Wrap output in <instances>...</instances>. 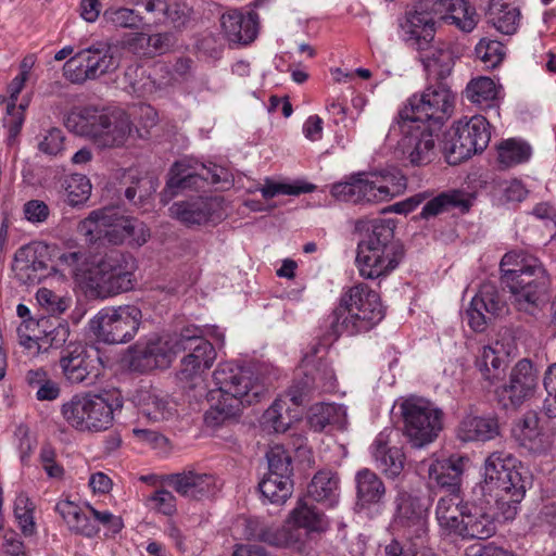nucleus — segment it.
I'll use <instances>...</instances> for the list:
<instances>
[{"mask_svg":"<svg viewBox=\"0 0 556 556\" xmlns=\"http://www.w3.org/2000/svg\"><path fill=\"white\" fill-rule=\"evenodd\" d=\"M213 381L219 393L217 402L205 414L210 426H218L239 415L241 406L257 402L264 392V387L251 368L241 367L233 363L219 364L213 372ZM215 399L214 395H212Z\"/></svg>","mask_w":556,"mask_h":556,"instance_id":"nucleus-1","label":"nucleus"},{"mask_svg":"<svg viewBox=\"0 0 556 556\" xmlns=\"http://www.w3.org/2000/svg\"><path fill=\"white\" fill-rule=\"evenodd\" d=\"M384 317V307L378 292L359 282L348 288L338 306L328 316L327 341L333 342L340 336H355L367 332Z\"/></svg>","mask_w":556,"mask_h":556,"instance_id":"nucleus-2","label":"nucleus"},{"mask_svg":"<svg viewBox=\"0 0 556 556\" xmlns=\"http://www.w3.org/2000/svg\"><path fill=\"white\" fill-rule=\"evenodd\" d=\"M404 257L402 243L394 239L390 220H374L358 242L356 263L365 279H377L394 270Z\"/></svg>","mask_w":556,"mask_h":556,"instance_id":"nucleus-3","label":"nucleus"},{"mask_svg":"<svg viewBox=\"0 0 556 556\" xmlns=\"http://www.w3.org/2000/svg\"><path fill=\"white\" fill-rule=\"evenodd\" d=\"M74 130L89 138L99 148L123 146L131 132V121L122 109L97 110L85 108L68 118Z\"/></svg>","mask_w":556,"mask_h":556,"instance_id":"nucleus-4","label":"nucleus"},{"mask_svg":"<svg viewBox=\"0 0 556 556\" xmlns=\"http://www.w3.org/2000/svg\"><path fill=\"white\" fill-rule=\"evenodd\" d=\"M123 407L118 396L109 392L74 395L62 406V415L79 431H104L113 425L114 412Z\"/></svg>","mask_w":556,"mask_h":556,"instance_id":"nucleus-5","label":"nucleus"},{"mask_svg":"<svg viewBox=\"0 0 556 556\" xmlns=\"http://www.w3.org/2000/svg\"><path fill=\"white\" fill-rule=\"evenodd\" d=\"M400 410L403 435L412 447L421 448L432 443L443 429V410L425 397L404 399Z\"/></svg>","mask_w":556,"mask_h":556,"instance_id":"nucleus-6","label":"nucleus"},{"mask_svg":"<svg viewBox=\"0 0 556 556\" xmlns=\"http://www.w3.org/2000/svg\"><path fill=\"white\" fill-rule=\"evenodd\" d=\"M134 258L113 250L90 263L84 282L98 296L106 298L132 288Z\"/></svg>","mask_w":556,"mask_h":556,"instance_id":"nucleus-7","label":"nucleus"},{"mask_svg":"<svg viewBox=\"0 0 556 556\" xmlns=\"http://www.w3.org/2000/svg\"><path fill=\"white\" fill-rule=\"evenodd\" d=\"M517 265L519 268L502 275V281L509 289L516 308L535 315L547 301L548 279L536 260Z\"/></svg>","mask_w":556,"mask_h":556,"instance_id":"nucleus-8","label":"nucleus"},{"mask_svg":"<svg viewBox=\"0 0 556 556\" xmlns=\"http://www.w3.org/2000/svg\"><path fill=\"white\" fill-rule=\"evenodd\" d=\"M455 93L444 84L427 87L419 96L414 94L397 114V118L440 127L455 108Z\"/></svg>","mask_w":556,"mask_h":556,"instance_id":"nucleus-9","label":"nucleus"},{"mask_svg":"<svg viewBox=\"0 0 556 556\" xmlns=\"http://www.w3.org/2000/svg\"><path fill=\"white\" fill-rule=\"evenodd\" d=\"M491 134L488 121L481 115L459 119L444 135L442 152L448 164L457 165L471 155L482 152L489 144Z\"/></svg>","mask_w":556,"mask_h":556,"instance_id":"nucleus-10","label":"nucleus"},{"mask_svg":"<svg viewBox=\"0 0 556 556\" xmlns=\"http://www.w3.org/2000/svg\"><path fill=\"white\" fill-rule=\"evenodd\" d=\"M232 175L230 172L219 165L195 164L191 166L189 162L182 160L175 162L166 180L165 188L161 192V199L167 203L175 195L185 191H197L203 189L206 184L211 185H231Z\"/></svg>","mask_w":556,"mask_h":556,"instance_id":"nucleus-11","label":"nucleus"},{"mask_svg":"<svg viewBox=\"0 0 556 556\" xmlns=\"http://www.w3.org/2000/svg\"><path fill=\"white\" fill-rule=\"evenodd\" d=\"M119 64L116 49L109 43L98 42L78 51L66 61L63 74L73 84H84L115 72Z\"/></svg>","mask_w":556,"mask_h":556,"instance_id":"nucleus-12","label":"nucleus"},{"mask_svg":"<svg viewBox=\"0 0 556 556\" xmlns=\"http://www.w3.org/2000/svg\"><path fill=\"white\" fill-rule=\"evenodd\" d=\"M141 319L142 313L135 305L106 307L90 320V329L104 343H126L136 336Z\"/></svg>","mask_w":556,"mask_h":556,"instance_id":"nucleus-13","label":"nucleus"},{"mask_svg":"<svg viewBox=\"0 0 556 556\" xmlns=\"http://www.w3.org/2000/svg\"><path fill=\"white\" fill-rule=\"evenodd\" d=\"M180 352H187V355L180 362L178 378L182 382H190V388H195L203 382L204 372L212 367L216 351L198 328L186 327L180 332Z\"/></svg>","mask_w":556,"mask_h":556,"instance_id":"nucleus-14","label":"nucleus"},{"mask_svg":"<svg viewBox=\"0 0 556 556\" xmlns=\"http://www.w3.org/2000/svg\"><path fill=\"white\" fill-rule=\"evenodd\" d=\"M406 186V178H399L397 185L387 186L378 173L358 174L351 181L332 186L331 194L344 202L377 203L387 201L400 194Z\"/></svg>","mask_w":556,"mask_h":556,"instance_id":"nucleus-15","label":"nucleus"},{"mask_svg":"<svg viewBox=\"0 0 556 556\" xmlns=\"http://www.w3.org/2000/svg\"><path fill=\"white\" fill-rule=\"evenodd\" d=\"M59 367L71 384H92L101 374L103 363L99 351L79 341H70L59 355Z\"/></svg>","mask_w":556,"mask_h":556,"instance_id":"nucleus-16","label":"nucleus"},{"mask_svg":"<svg viewBox=\"0 0 556 556\" xmlns=\"http://www.w3.org/2000/svg\"><path fill=\"white\" fill-rule=\"evenodd\" d=\"M395 132L402 135L399 147L412 165L424 166L431 162L435 147L433 127L396 117L395 123L390 127L389 136Z\"/></svg>","mask_w":556,"mask_h":556,"instance_id":"nucleus-17","label":"nucleus"},{"mask_svg":"<svg viewBox=\"0 0 556 556\" xmlns=\"http://www.w3.org/2000/svg\"><path fill=\"white\" fill-rule=\"evenodd\" d=\"M128 217L119 215L114 207L92 211L78 225V232L89 243L108 242L119 244L125 240Z\"/></svg>","mask_w":556,"mask_h":556,"instance_id":"nucleus-18","label":"nucleus"},{"mask_svg":"<svg viewBox=\"0 0 556 556\" xmlns=\"http://www.w3.org/2000/svg\"><path fill=\"white\" fill-rule=\"evenodd\" d=\"M50 262L49 247L41 242H33L15 252L12 270L20 282L36 285L54 270Z\"/></svg>","mask_w":556,"mask_h":556,"instance_id":"nucleus-19","label":"nucleus"},{"mask_svg":"<svg viewBox=\"0 0 556 556\" xmlns=\"http://www.w3.org/2000/svg\"><path fill=\"white\" fill-rule=\"evenodd\" d=\"M179 339L180 333L155 338L143 345L136 344L130 349V367L139 371L168 367L179 353Z\"/></svg>","mask_w":556,"mask_h":556,"instance_id":"nucleus-20","label":"nucleus"},{"mask_svg":"<svg viewBox=\"0 0 556 556\" xmlns=\"http://www.w3.org/2000/svg\"><path fill=\"white\" fill-rule=\"evenodd\" d=\"M516 465L517 459L509 453L497 451L489 455L484 462V482L489 490L513 488L518 498L526 481Z\"/></svg>","mask_w":556,"mask_h":556,"instance_id":"nucleus-21","label":"nucleus"},{"mask_svg":"<svg viewBox=\"0 0 556 556\" xmlns=\"http://www.w3.org/2000/svg\"><path fill=\"white\" fill-rule=\"evenodd\" d=\"M169 215L180 223L192 226L222 219V200L217 197H194L178 201L168 208Z\"/></svg>","mask_w":556,"mask_h":556,"instance_id":"nucleus-22","label":"nucleus"},{"mask_svg":"<svg viewBox=\"0 0 556 556\" xmlns=\"http://www.w3.org/2000/svg\"><path fill=\"white\" fill-rule=\"evenodd\" d=\"M505 308L506 302L497 288L492 282H484L466 312L468 324L472 330L481 332L488 323L502 315Z\"/></svg>","mask_w":556,"mask_h":556,"instance_id":"nucleus-23","label":"nucleus"},{"mask_svg":"<svg viewBox=\"0 0 556 556\" xmlns=\"http://www.w3.org/2000/svg\"><path fill=\"white\" fill-rule=\"evenodd\" d=\"M164 482L181 496L191 500L208 498L219 490L218 480L214 475L194 469L167 475Z\"/></svg>","mask_w":556,"mask_h":556,"instance_id":"nucleus-24","label":"nucleus"},{"mask_svg":"<svg viewBox=\"0 0 556 556\" xmlns=\"http://www.w3.org/2000/svg\"><path fill=\"white\" fill-rule=\"evenodd\" d=\"M418 3L440 24L441 21L451 20L460 30L471 31L477 23L478 15L466 0H419Z\"/></svg>","mask_w":556,"mask_h":556,"instance_id":"nucleus-25","label":"nucleus"},{"mask_svg":"<svg viewBox=\"0 0 556 556\" xmlns=\"http://www.w3.org/2000/svg\"><path fill=\"white\" fill-rule=\"evenodd\" d=\"M438 26L439 23L418 2L400 18L403 38L413 49L432 41Z\"/></svg>","mask_w":556,"mask_h":556,"instance_id":"nucleus-26","label":"nucleus"},{"mask_svg":"<svg viewBox=\"0 0 556 556\" xmlns=\"http://www.w3.org/2000/svg\"><path fill=\"white\" fill-rule=\"evenodd\" d=\"M538 386V376L528 359L519 361L510 371L509 382L500 391L502 401H508L513 407L520 406L530 399Z\"/></svg>","mask_w":556,"mask_h":556,"instance_id":"nucleus-27","label":"nucleus"},{"mask_svg":"<svg viewBox=\"0 0 556 556\" xmlns=\"http://www.w3.org/2000/svg\"><path fill=\"white\" fill-rule=\"evenodd\" d=\"M396 515L400 522L405 527H414V533L419 539L427 538L426 516L429 509V503L422 496L400 489L395 497Z\"/></svg>","mask_w":556,"mask_h":556,"instance_id":"nucleus-28","label":"nucleus"},{"mask_svg":"<svg viewBox=\"0 0 556 556\" xmlns=\"http://www.w3.org/2000/svg\"><path fill=\"white\" fill-rule=\"evenodd\" d=\"M511 434L516 443L531 454H544L551 447L548 435L540 426V418L536 412L529 410L518 419Z\"/></svg>","mask_w":556,"mask_h":556,"instance_id":"nucleus-29","label":"nucleus"},{"mask_svg":"<svg viewBox=\"0 0 556 556\" xmlns=\"http://www.w3.org/2000/svg\"><path fill=\"white\" fill-rule=\"evenodd\" d=\"M220 24L226 38L232 43L249 45L258 33V16L254 12L228 11L222 15Z\"/></svg>","mask_w":556,"mask_h":556,"instance_id":"nucleus-30","label":"nucleus"},{"mask_svg":"<svg viewBox=\"0 0 556 556\" xmlns=\"http://www.w3.org/2000/svg\"><path fill=\"white\" fill-rule=\"evenodd\" d=\"M392 432V430L386 429L376 437L371 445V454L377 467L386 476L396 478L404 469L405 455L400 447L390 446V435Z\"/></svg>","mask_w":556,"mask_h":556,"instance_id":"nucleus-31","label":"nucleus"},{"mask_svg":"<svg viewBox=\"0 0 556 556\" xmlns=\"http://www.w3.org/2000/svg\"><path fill=\"white\" fill-rule=\"evenodd\" d=\"M495 532L496 526L493 516L481 507L468 505L460 519V527L456 535L464 540H486Z\"/></svg>","mask_w":556,"mask_h":556,"instance_id":"nucleus-32","label":"nucleus"},{"mask_svg":"<svg viewBox=\"0 0 556 556\" xmlns=\"http://www.w3.org/2000/svg\"><path fill=\"white\" fill-rule=\"evenodd\" d=\"M431 484L447 493H460L463 466L462 459H435L424 463Z\"/></svg>","mask_w":556,"mask_h":556,"instance_id":"nucleus-33","label":"nucleus"},{"mask_svg":"<svg viewBox=\"0 0 556 556\" xmlns=\"http://www.w3.org/2000/svg\"><path fill=\"white\" fill-rule=\"evenodd\" d=\"M415 50L418 51L419 60L428 72H434L440 77L451 73L454 65V53L450 43L434 38Z\"/></svg>","mask_w":556,"mask_h":556,"instance_id":"nucleus-34","label":"nucleus"},{"mask_svg":"<svg viewBox=\"0 0 556 556\" xmlns=\"http://www.w3.org/2000/svg\"><path fill=\"white\" fill-rule=\"evenodd\" d=\"M356 507L361 510L382 504L386 496V485L380 477L365 468L356 472Z\"/></svg>","mask_w":556,"mask_h":556,"instance_id":"nucleus-35","label":"nucleus"},{"mask_svg":"<svg viewBox=\"0 0 556 556\" xmlns=\"http://www.w3.org/2000/svg\"><path fill=\"white\" fill-rule=\"evenodd\" d=\"M468 505V503H464L460 493H447L440 496L435 506V518L440 528L447 534L456 535L460 527V519Z\"/></svg>","mask_w":556,"mask_h":556,"instance_id":"nucleus-36","label":"nucleus"},{"mask_svg":"<svg viewBox=\"0 0 556 556\" xmlns=\"http://www.w3.org/2000/svg\"><path fill=\"white\" fill-rule=\"evenodd\" d=\"M498 433V421L494 417L467 415L457 427V438L463 442H484L494 439Z\"/></svg>","mask_w":556,"mask_h":556,"instance_id":"nucleus-37","label":"nucleus"},{"mask_svg":"<svg viewBox=\"0 0 556 556\" xmlns=\"http://www.w3.org/2000/svg\"><path fill=\"white\" fill-rule=\"evenodd\" d=\"M486 15L489 22L505 35L515 34L521 21L519 7L511 0H490Z\"/></svg>","mask_w":556,"mask_h":556,"instance_id":"nucleus-38","label":"nucleus"},{"mask_svg":"<svg viewBox=\"0 0 556 556\" xmlns=\"http://www.w3.org/2000/svg\"><path fill=\"white\" fill-rule=\"evenodd\" d=\"M308 497L299 500L296 506L291 510L289 518L300 529L309 532H323L328 528L325 514Z\"/></svg>","mask_w":556,"mask_h":556,"instance_id":"nucleus-39","label":"nucleus"},{"mask_svg":"<svg viewBox=\"0 0 556 556\" xmlns=\"http://www.w3.org/2000/svg\"><path fill=\"white\" fill-rule=\"evenodd\" d=\"M339 477L330 470H320L315 473L307 486V496L312 501L333 506L339 497Z\"/></svg>","mask_w":556,"mask_h":556,"instance_id":"nucleus-40","label":"nucleus"},{"mask_svg":"<svg viewBox=\"0 0 556 556\" xmlns=\"http://www.w3.org/2000/svg\"><path fill=\"white\" fill-rule=\"evenodd\" d=\"M55 510L72 531L88 538H92L98 533L99 528L97 525L75 503L62 501L56 504Z\"/></svg>","mask_w":556,"mask_h":556,"instance_id":"nucleus-41","label":"nucleus"},{"mask_svg":"<svg viewBox=\"0 0 556 556\" xmlns=\"http://www.w3.org/2000/svg\"><path fill=\"white\" fill-rule=\"evenodd\" d=\"M308 421L315 431H323L327 426L342 429L346 425V410L334 403L317 404L312 408Z\"/></svg>","mask_w":556,"mask_h":556,"instance_id":"nucleus-42","label":"nucleus"},{"mask_svg":"<svg viewBox=\"0 0 556 556\" xmlns=\"http://www.w3.org/2000/svg\"><path fill=\"white\" fill-rule=\"evenodd\" d=\"M140 414L149 421L162 422L175 416L176 407L166 397L154 393H147L140 404Z\"/></svg>","mask_w":556,"mask_h":556,"instance_id":"nucleus-43","label":"nucleus"},{"mask_svg":"<svg viewBox=\"0 0 556 556\" xmlns=\"http://www.w3.org/2000/svg\"><path fill=\"white\" fill-rule=\"evenodd\" d=\"M262 495L273 504L285 503L292 494L291 477L267 473L258 483Z\"/></svg>","mask_w":556,"mask_h":556,"instance_id":"nucleus-44","label":"nucleus"},{"mask_svg":"<svg viewBox=\"0 0 556 556\" xmlns=\"http://www.w3.org/2000/svg\"><path fill=\"white\" fill-rule=\"evenodd\" d=\"M476 366L490 384H495L504 375L505 359L493 346H483L477 357Z\"/></svg>","mask_w":556,"mask_h":556,"instance_id":"nucleus-45","label":"nucleus"},{"mask_svg":"<svg viewBox=\"0 0 556 556\" xmlns=\"http://www.w3.org/2000/svg\"><path fill=\"white\" fill-rule=\"evenodd\" d=\"M498 163L502 168H509L529 161L532 149L522 140L507 139L502 141L497 148Z\"/></svg>","mask_w":556,"mask_h":556,"instance_id":"nucleus-46","label":"nucleus"},{"mask_svg":"<svg viewBox=\"0 0 556 556\" xmlns=\"http://www.w3.org/2000/svg\"><path fill=\"white\" fill-rule=\"evenodd\" d=\"M267 544L278 548H293L301 551L304 544L303 533L290 518L281 527H270Z\"/></svg>","mask_w":556,"mask_h":556,"instance_id":"nucleus-47","label":"nucleus"},{"mask_svg":"<svg viewBox=\"0 0 556 556\" xmlns=\"http://www.w3.org/2000/svg\"><path fill=\"white\" fill-rule=\"evenodd\" d=\"M123 80L124 89L136 97H146L155 91V81L147 75L144 68L139 64L127 66Z\"/></svg>","mask_w":556,"mask_h":556,"instance_id":"nucleus-48","label":"nucleus"},{"mask_svg":"<svg viewBox=\"0 0 556 556\" xmlns=\"http://www.w3.org/2000/svg\"><path fill=\"white\" fill-rule=\"evenodd\" d=\"M464 206L468 208L467 202L462 199L459 191L442 192L433 199L429 200L420 213V217L428 219L446 212L451 207Z\"/></svg>","mask_w":556,"mask_h":556,"instance_id":"nucleus-49","label":"nucleus"},{"mask_svg":"<svg viewBox=\"0 0 556 556\" xmlns=\"http://www.w3.org/2000/svg\"><path fill=\"white\" fill-rule=\"evenodd\" d=\"M426 542L427 538L419 539L418 534L403 541L392 539L384 546V556H428Z\"/></svg>","mask_w":556,"mask_h":556,"instance_id":"nucleus-50","label":"nucleus"},{"mask_svg":"<svg viewBox=\"0 0 556 556\" xmlns=\"http://www.w3.org/2000/svg\"><path fill=\"white\" fill-rule=\"evenodd\" d=\"M295 416L290 415V408L286 401L276 400L263 415L264 424L275 432H286L292 425Z\"/></svg>","mask_w":556,"mask_h":556,"instance_id":"nucleus-51","label":"nucleus"},{"mask_svg":"<svg viewBox=\"0 0 556 556\" xmlns=\"http://www.w3.org/2000/svg\"><path fill=\"white\" fill-rule=\"evenodd\" d=\"M63 187L66 193V201L72 206L85 203L91 193L89 179L81 174H73L64 179Z\"/></svg>","mask_w":556,"mask_h":556,"instance_id":"nucleus-52","label":"nucleus"},{"mask_svg":"<svg viewBox=\"0 0 556 556\" xmlns=\"http://www.w3.org/2000/svg\"><path fill=\"white\" fill-rule=\"evenodd\" d=\"M496 494V507L498 514L504 520H513L518 510V504L522 501L526 494V484L521 486V494L516 497L515 489H501L495 491Z\"/></svg>","mask_w":556,"mask_h":556,"instance_id":"nucleus-53","label":"nucleus"},{"mask_svg":"<svg viewBox=\"0 0 556 556\" xmlns=\"http://www.w3.org/2000/svg\"><path fill=\"white\" fill-rule=\"evenodd\" d=\"M496 86L489 77H479L470 80L466 88L467 98L473 103H482L496 98Z\"/></svg>","mask_w":556,"mask_h":556,"instance_id":"nucleus-54","label":"nucleus"},{"mask_svg":"<svg viewBox=\"0 0 556 556\" xmlns=\"http://www.w3.org/2000/svg\"><path fill=\"white\" fill-rule=\"evenodd\" d=\"M59 265L63 270H67L78 282H84L90 263L83 252L63 253L59 257Z\"/></svg>","mask_w":556,"mask_h":556,"instance_id":"nucleus-55","label":"nucleus"},{"mask_svg":"<svg viewBox=\"0 0 556 556\" xmlns=\"http://www.w3.org/2000/svg\"><path fill=\"white\" fill-rule=\"evenodd\" d=\"M476 55L489 68L497 66L505 55L504 46L496 40L481 39L476 46Z\"/></svg>","mask_w":556,"mask_h":556,"instance_id":"nucleus-56","label":"nucleus"},{"mask_svg":"<svg viewBox=\"0 0 556 556\" xmlns=\"http://www.w3.org/2000/svg\"><path fill=\"white\" fill-rule=\"evenodd\" d=\"M268 473L291 477V456L280 445H275L266 453Z\"/></svg>","mask_w":556,"mask_h":556,"instance_id":"nucleus-57","label":"nucleus"},{"mask_svg":"<svg viewBox=\"0 0 556 556\" xmlns=\"http://www.w3.org/2000/svg\"><path fill=\"white\" fill-rule=\"evenodd\" d=\"M265 200L273 199L277 194L299 195L301 193H308L315 190L312 184H279L266 180V184L260 189Z\"/></svg>","mask_w":556,"mask_h":556,"instance_id":"nucleus-58","label":"nucleus"},{"mask_svg":"<svg viewBox=\"0 0 556 556\" xmlns=\"http://www.w3.org/2000/svg\"><path fill=\"white\" fill-rule=\"evenodd\" d=\"M103 18L114 27L121 28H136L140 23V16L128 8L106 9Z\"/></svg>","mask_w":556,"mask_h":556,"instance_id":"nucleus-59","label":"nucleus"},{"mask_svg":"<svg viewBox=\"0 0 556 556\" xmlns=\"http://www.w3.org/2000/svg\"><path fill=\"white\" fill-rule=\"evenodd\" d=\"M33 509V503L26 495L20 494L16 497L14 505V515L18 521L20 528L26 535L33 534L35 529Z\"/></svg>","mask_w":556,"mask_h":556,"instance_id":"nucleus-60","label":"nucleus"},{"mask_svg":"<svg viewBox=\"0 0 556 556\" xmlns=\"http://www.w3.org/2000/svg\"><path fill=\"white\" fill-rule=\"evenodd\" d=\"M191 9L179 2L166 3L163 16L155 17L160 23L170 24L175 28H179L186 25L189 21Z\"/></svg>","mask_w":556,"mask_h":556,"instance_id":"nucleus-61","label":"nucleus"},{"mask_svg":"<svg viewBox=\"0 0 556 556\" xmlns=\"http://www.w3.org/2000/svg\"><path fill=\"white\" fill-rule=\"evenodd\" d=\"M39 305L52 315L64 313L70 306V300L61 296L53 291L41 288L36 293Z\"/></svg>","mask_w":556,"mask_h":556,"instance_id":"nucleus-62","label":"nucleus"},{"mask_svg":"<svg viewBox=\"0 0 556 556\" xmlns=\"http://www.w3.org/2000/svg\"><path fill=\"white\" fill-rule=\"evenodd\" d=\"M123 47L130 53L140 58H151L148 35L144 33H132L123 40Z\"/></svg>","mask_w":556,"mask_h":556,"instance_id":"nucleus-63","label":"nucleus"},{"mask_svg":"<svg viewBox=\"0 0 556 556\" xmlns=\"http://www.w3.org/2000/svg\"><path fill=\"white\" fill-rule=\"evenodd\" d=\"M125 231V240L129 239L130 244L136 247L143 245L150 238V229L147 225L136 218L128 217V223Z\"/></svg>","mask_w":556,"mask_h":556,"instance_id":"nucleus-64","label":"nucleus"}]
</instances>
